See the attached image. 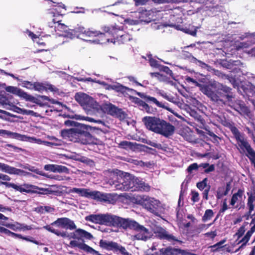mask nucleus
<instances>
[{
	"mask_svg": "<svg viewBox=\"0 0 255 255\" xmlns=\"http://www.w3.org/2000/svg\"><path fill=\"white\" fill-rule=\"evenodd\" d=\"M43 228L58 237L69 239L80 240L84 238L88 240L93 238V235L81 229H76L73 221L66 217L58 218L50 225L44 226Z\"/></svg>",
	"mask_w": 255,
	"mask_h": 255,
	"instance_id": "obj_1",
	"label": "nucleus"
},
{
	"mask_svg": "<svg viewBox=\"0 0 255 255\" xmlns=\"http://www.w3.org/2000/svg\"><path fill=\"white\" fill-rule=\"evenodd\" d=\"M114 179L112 184L117 190L146 192L150 190V187L147 184L128 173L124 174L122 172L121 174L116 175L114 177Z\"/></svg>",
	"mask_w": 255,
	"mask_h": 255,
	"instance_id": "obj_2",
	"label": "nucleus"
},
{
	"mask_svg": "<svg viewBox=\"0 0 255 255\" xmlns=\"http://www.w3.org/2000/svg\"><path fill=\"white\" fill-rule=\"evenodd\" d=\"M92 129L90 126L82 124L70 129H62L60 134L63 138L83 144L95 143V138L90 133Z\"/></svg>",
	"mask_w": 255,
	"mask_h": 255,
	"instance_id": "obj_3",
	"label": "nucleus"
},
{
	"mask_svg": "<svg viewBox=\"0 0 255 255\" xmlns=\"http://www.w3.org/2000/svg\"><path fill=\"white\" fill-rule=\"evenodd\" d=\"M142 122L148 130L165 137L172 136L175 130L172 124L158 117L145 116L142 119Z\"/></svg>",
	"mask_w": 255,
	"mask_h": 255,
	"instance_id": "obj_4",
	"label": "nucleus"
},
{
	"mask_svg": "<svg viewBox=\"0 0 255 255\" xmlns=\"http://www.w3.org/2000/svg\"><path fill=\"white\" fill-rule=\"evenodd\" d=\"M232 89L224 86V106H227L237 111L241 115L249 116L250 110L243 101L236 99Z\"/></svg>",
	"mask_w": 255,
	"mask_h": 255,
	"instance_id": "obj_5",
	"label": "nucleus"
},
{
	"mask_svg": "<svg viewBox=\"0 0 255 255\" xmlns=\"http://www.w3.org/2000/svg\"><path fill=\"white\" fill-rule=\"evenodd\" d=\"M202 92L214 102L222 101L223 97V85L214 81L208 85H204L201 88Z\"/></svg>",
	"mask_w": 255,
	"mask_h": 255,
	"instance_id": "obj_6",
	"label": "nucleus"
},
{
	"mask_svg": "<svg viewBox=\"0 0 255 255\" xmlns=\"http://www.w3.org/2000/svg\"><path fill=\"white\" fill-rule=\"evenodd\" d=\"M241 64V62L240 60L224 59V67L232 70L229 74H224V77L232 85L234 88L238 89L239 88L240 81L237 79L235 74L240 70V66Z\"/></svg>",
	"mask_w": 255,
	"mask_h": 255,
	"instance_id": "obj_7",
	"label": "nucleus"
},
{
	"mask_svg": "<svg viewBox=\"0 0 255 255\" xmlns=\"http://www.w3.org/2000/svg\"><path fill=\"white\" fill-rule=\"evenodd\" d=\"M235 139L239 147L240 153H245L255 168V150L252 148L247 138L245 137V134H242Z\"/></svg>",
	"mask_w": 255,
	"mask_h": 255,
	"instance_id": "obj_8",
	"label": "nucleus"
},
{
	"mask_svg": "<svg viewBox=\"0 0 255 255\" xmlns=\"http://www.w3.org/2000/svg\"><path fill=\"white\" fill-rule=\"evenodd\" d=\"M72 193H76L81 196L91 198L100 201L110 202L111 195L102 193L98 191H91L89 189L73 188L70 191Z\"/></svg>",
	"mask_w": 255,
	"mask_h": 255,
	"instance_id": "obj_9",
	"label": "nucleus"
},
{
	"mask_svg": "<svg viewBox=\"0 0 255 255\" xmlns=\"http://www.w3.org/2000/svg\"><path fill=\"white\" fill-rule=\"evenodd\" d=\"M134 200L135 204L141 206L148 211L154 214L157 212L160 204L159 200L145 195L136 196Z\"/></svg>",
	"mask_w": 255,
	"mask_h": 255,
	"instance_id": "obj_10",
	"label": "nucleus"
},
{
	"mask_svg": "<svg viewBox=\"0 0 255 255\" xmlns=\"http://www.w3.org/2000/svg\"><path fill=\"white\" fill-rule=\"evenodd\" d=\"M68 37L71 39L75 37H96L97 35H104L101 33L100 31L96 30L93 28H86L83 26L79 25L71 29L69 32Z\"/></svg>",
	"mask_w": 255,
	"mask_h": 255,
	"instance_id": "obj_11",
	"label": "nucleus"
},
{
	"mask_svg": "<svg viewBox=\"0 0 255 255\" xmlns=\"http://www.w3.org/2000/svg\"><path fill=\"white\" fill-rule=\"evenodd\" d=\"M139 225L138 223L131 219L124 218L114 215L112 227L135 231Z\"/></svg>",
	"mask_w": 255,
	"mask_h": 255,
	"instance_id": "obj_12",
	"label": "nucleus"
},
{
	"mask_svg": "<svg viewBox=\"0 0 255 255\" xmlns=\"http://www.w3.org/2000/svg\"><path fill=\"white\" fill-rule=\"evenodd\" d=\"M76 101L87 110H91L97 108L98 104L96 101L88 95L83 93H76L75 96Z\"/></svg>",
	"mask_w": 255,
	"mask_h": 255,
	"instance_id": "obj_13",
	"label": "nucleus"
},
{
	"mask_svg": "<svg viewBox=\"0 0 255 255\" xmlns=\"http://www.w3.org/2000/svg\"><path fill=\"white\" fill-rule=\"evenodd\" d=\"M113 217V215L108 214H91L86 216L85 219L94 224L112 227Z\"/></svg>",
	"mask_w": 255,
	"mask_h": 255,
	"instance_id": "obj_14",
	"label": "nucleus"
},
{
	"mask_svg": "<svg viewBox=\"0 0 255 255\" xmlns=\"http://www.w3.org/2000/svg\"><path fill=\"white\" fill-rule=\"evenodd\" d=\"M1 184L5 185L6 187L12 188L15 191H18L21 193H35L37 192L36 190L38 189V186L28 183L17 185L13 183L1 182Z\"/></svg>",
	"mask_w": 255,
	"mask_h": 255,
	"instance_id": "obj_15",
	"label": "nucleus"
},
{
	"mask_svg": "<svg viewBox=\"0 0 255 255\" xmlns=\"http://www.w3.org/2000/svg\"><path fill=\"white\" fill-rule=\"evenodd\" d=\"M100 247L107 251H112L114 252H119L124 255H131L128 252L124 247L113 241L101 240L99 242Z\"/></svg>",
	"mask_w": 255,
	"mask_h": 255,
	"instance_id": "obj_16",
	"label": "nucleus"
},
{
	"mask_svg": "<svg viewBox=\"0 0 255 255\" xmlns=\"http://www.w3.org/2000/svg\"><path fill=\"white\" fill-rule=\"evenodd\" d=\"M104 110L108 114L120 120H123L126 118L127 114L122 109L111 103L105 104L104 106Z\"/></svg>",
	"mask_w": 255,
	"mask_h": 255,
	"instance_id": "obj_17",
	"label": "nucleus"
},
{
	"mask_svg": "<svg viewBox=\"0 0 255 255\" xmlns=\"http://www.w3.org/2000/svg\"><path fill=\"white\" fill-rule=\"evenodd\" d=\"M154 233L157 239L161 240H165L173 244H174V242H182L181 241L178 240L175 236L170 234L169 232L162 227L157 228L156 230L154 232Z\"/></svg>",
	"mask_w": 255,
	"mask_h": 255,
	"instance_id": "obj_18",
	"label": "nucleus"
},
{
	"mask_svg": "<svg viewBox=\"0 0 255 255\" xmlns=\"http://www.w3.org/2000/svg\"><path fill=\"white\" fill-rule=\"evenodd\" d=\"M244 192V189L240 188L238 190L237 193L233 194L229 203V206L227 205L224 201V211L230 208L240 209V207L239 203L242 200Z\"/></svg>",
	"mask_w": 255,
	"mask_h": 255,
	"instance_id": "obj_19",
	"label": "nucleus"
},
{
	"mask_svg": "<svg viewBox=\"0 0 255 255\" xmlns=\"http://www.w3.org/2000/svg\"><path fill=\"white\" fill-rule=\"evenodd\" d=\"M134 231L136 232L137 234L133 236L134 240L146 241L150 238L148 229L142 225L139 224Z\"/></svg>",
	"mask_w": 255,
	"mask_h": 255,
	"instance_id": "obj_20",
	"label": "nucleus"
},
{
	"mask_svg": "<svg viewBox=\"0 0 255 255\" xmlns=\"http://www.w3.org/2000/svg\"><path fill=\"white\" fill-rule=\"evenodd\" d=\"M136 94L140 98L144 99L145 101L148 103H152L155 104L158 107L166 109L168 111H171V109L168 107L165 106L161 102H159L155 98L150 96L146 95L143 93L136 92Z\"/></svg>",
	"mask_w": 255,
	"mask_h": 255,
	"instance_id": "obj_21",
	"label": "nucleus"
},
{
	"mask_svg": "<svg viewBox=\"0 0 255 255\" xmlns=\"http://www.w3.org/2000/svg\"><path fill=\"white\" fill-rule=\"evenodd\" d=\"M0 135L2 136L6 135L10 138H14L21 141H29L30 139L31 138L30 137L25 135L21 134L17 132H13L9 130L2 129H0Z\"/></svg>",
	"mask_w": 255,
	"mask_h": 255,
	"instance_id": "obj_22",
	"label": "nucleus"
},
{
	"mask_svg": "<svg viewBox=\"0 0 255 255\" xmlns=\"http://www.w3.org/2000/svg\"><path fill=\"white\" fill-rule=\"evenodd\" d=\"M33 90L38 92L47 91L48 90L51 92H57L58 91L56 87L50 84L38 82L34 83Z\"/></svg>",
	"mask_w": 255,
	"mask_h": 255,
	"instance_id": "obj_23",
	"label": "nucleus"
},
{
	"mask_svg": "<svg viewBox=\"0 0 255 255\" xmlns=\"http://www.w3.org/2000/svg\"><path fill=\"white\" fill-rule=\"evenodd\" d=\"M0 170L9 174L21 175L24 171L20 169L10 166L6 164L0 162Z\"/></svg>",
	"mask_w": 255,
	"mask_h": 255,
	"instance_id": "obj_24",
	"label": "nucleus"
},
{
	"mask_svg": "<svg viewBox=\"0 0 255 255\" xmlns=\"http://www.w3.org/2000/svg\"><path fill=\"white\" fill-rule=\"evenodd\" d=\"M252 221L250 225L253 224L251 229L248 231L245 236L239 242V243H242L241 247L246 245L249 242L252 234L255 232V213L252 216Z\"/></svg>",
	"mask_w": 255,
	"mask_h": 255,
	"instance_id": "obj_25",
	"label": "nucleus"
},
{
	"mask_svg": "<svg viewBox=\"0 0 255 255\" xmlns=\"http://www.w3.org/2000/svg\"><path fill=\"white\" fill-rule=\"evenodd\" d=\"M44 169L53 172L69 173V169L67 167L56 164H46L44 166Z\"/></svg>",
	"mask_w": 255,
	"mask_h": 255,
	"instance_id": "obj_26",
	"label": "nucleus"
},
{
	"mask_svg": "<svg viewBox=\"0 0 255 255\" xmlns=\"http://www.w3.org/2000/svg\"><path fill=\"white\" fill-rule=\"evenodd\" d=\"M224 127L228 128L233 135V137L236 139L244 133H241L239 129L236 127L235 124L233 122L227 121L224 118Z\"/></svg>",
	"mask_w": 255,
	"mask_h": 255,
	"instance_id": "obj_27",
	"label": "nucleus"
},
{
	"mask_svg": "<svg viewBox=\"0 0 255 255\" xmlns=\"http://www.w3.org/2000/svg\"><path fill=\"white\" fill-rule=\"evenodd\" d=\"M113 90H115L116 92L118 93H120L124 95V96H126L128 94V92H134L136 93V91L130 89L129 88H128L127 87L124 86L123 85L121 84L120 83H117L115 84H113Z\"/></svg>",
	"mask_w": 255,
	"mask_h": 255,
	"instance_id": "obj_28",
	"label": "nucleus"
},
{
	"mask_svg": "<svg viewBox=\"0 0 255 255\" xmlns=\"http://www.w3.org/2000/svg\"><path fill=\"white\" fill-rule=\"evenodd\" d=\"M52 21L54 23H57V25L55 26L56 29L62 33L63 35L68 37V34L71 29H70L64 23H61V20H57L56 18H53Z\"/></svg>",
	"mask_w": 255,
	"mask_h": 255,
	"instance_id": "obj_29",
	"label": "nucleus"
},
{
	"mask_svg": "<svg viewBox=\"0 0 255 255\" xmlns=\"http://www.w3.org/2000/svg\"><path fill=\"white\" fill-rule=\"evenodd\" d=\"M17 93L18 96L25 100L26 101L31 102L40 106L42 105L41 103H38V100L36 98L31 95L27 94L26 92L21 89H18L17 90Z\"/></svg>",
	"mask_w": 255,
	"mask_h": 255,
	"instance_id": "obj_30",
	"label": "nucleus"
},
{
	"mask_svg": "<svg viewBox=\"0 0 255 255\" xmlns=\"http://www.w3.org/2000/svg\"><path fill=\"white\" fill-rule=\"evenodd\" d=\"M159 251L162 255H179L178 249L171 247L162 248Z\"/></svg>",
	"mask_w": 255,
	"mask_h": 255,
	"instance_id": "obj_31",
	"label": "nucleus"
},
{
	"mask_svg": "<svg viewBox=\"0 0 255 255\" xmlns=\"http://www.w3.org/2000/svg\"><path fill=\"white\" fill-rule=\"evenodd\" d=\"M206 137L207 138H209V140L212 141L213 143H214L216 145H217L219 143L220 141L221 140V138L216 135L214 132L210 131V130H207Z\"/></svg>",
	"mask_w": 255,
	"mask_h": 255,
	"instance_id": "obj_32",
	"label": "nucleus"
},
{
	"mask_svg": "<svg viewBox=\"0 0 255 255\" xmlns=\"http://www.w3.org/2000/svg\"><path fill=\"white\" fill-rule=\"evenodd\" d=\"M119 147L126 150L133 149L135 148V145L132 142L124 140L120 142L118 145Z\"/></svg>",
	"mask_w": 255,
	"mask_h": 255,
	"instance_id": "obj_33",
	"label": "nucleus"
},
{
	"mask_svg": "<svg viewBox=\"0 0 255 255\" xmlns=\"http://www.w3.org/2000/svg\"><path fill=\"white\" fill-rule=\"evenodd\" d=\"M38 212L41 214L45 213H53L55 211V208L53 207L48 206H40L36 208Z\"/></svg>",
	"mask_w": 255,
	"mask_h": 255,
	"instance_id": "obj_34",
	"label": "nucleus"
},
{
	"mask_svg": "<svg viewBox=\"0 0 255 255\" xmlns=\"http://www.w3.org/2000/svg\"><path fill=\"white\" fill-rule=\"evenodd\" d=\"M103 29L106 34L111 35L114 38L116 37L118 38V36H116L117 29L114 27L104 26L103 27Z\"/></svg>",
	"mask_w": 255,
	"mask_h": 255,
	"instance_id": "obj_35",
	"label": "nucleus"
},
{
	"mask_svg": "<svg viewBox=\"0 0 255 255\" xmlns=\"http://www.w3.org/2000/svg\"><path fill=\"white\" fill-rule=\"evenodd\" d=\"M248 225L249 223L248 222H244L243 225L239 228L237 232L235 234V236H237L238 240L242 237L244 234L246 230H247V227L248 226Z\"/></svg>",
	"mask_w": 255,
	"mask_h": 255,
	"instance_id": "obj_36",
	"label": "nucleus"
},
{
	"mask_svg": "<svg viewBox=\"0 0 255 255\" xmlns=\"http://www.w3.org/2000/svg\"><path fill=\"white\" fill-rule=\"evenodd\" d=\"M81 250H82L87 253L95 254L96 255H103L100 254L98 251L95 250L92 248L90 247V246L84 243L82 244Z\"/></svg>",
	"mask_w": 255,
	"mask_h": 255,
	"instance_id": "obj_37",
	"label": "nucleus"
},
{
	"mask_svg": "<svg viewBox=\"0 0 255 255\" xmlns=\"http://www.w3.org/2000/svg\"><path fill=\"white\" fill-rule=\"evenodd\" d=\"M25 169H27L28 170L34 172L38 175H41L46 177H50V176H48L47 174L43 172L42 170L39 169L35 167L34 166H29L28 168L25 167Z\"/></svg>",
	"mask_w": 255,
	"mask_h": 255,
	"instance_id": "obj_38",
	"label": "nucleus"
},
{
	"mask_svg": "<svg viewBox=\"0 0 255 255\" xmlns=\"http://www.w3.org/2000/svg\"><path fill=\"white\" fill-rule=\"evenodd\" d=\"M214 215V213L212 210L208 209L206 210L204 216L202 217V221L204 222L207 221L211 220Z\"/></svg>",
	"mask_w": 255,
	"mask_h": 255,
	"instance_id": "obj_39",
	"label": "nucleus"
},
{
	"mask_svg": "<svg viewBox=\"0 0 255 255\" xmlns=\"http://www.w3.org/2000/svg\"><path fill=\"white\" fill-rule=\"evenodd\" d=\"M37 189L36 190L37 191V192L35 193L38 194H43V195H47V194H51L54 192V191L52 190L51 189H48V188H40L38 187Z\"/></svg>",
	"mask_w": 255,
	"mask_h": 255,
	"instance_id": "obj_40",
	"label": "nucleus"
},
{
	"mask_svg": "<svg viewBox=\"0 0 255 255\" xmlns=\"http://www.w3.org/2000/svg\"><path fill=\"white\" fill-rule=\"evenodd\" d=\"M18 110L21 111V113L23 115H30L35 117H38L39 116L38 113L34 112L32 110H28L20 108H18Z\"/></svg>",
	"mask_w": 255,
	"mask_h": 255,
	"instance_id": "obj_41",
	"label": "nucleus"
},
{
	"mask_svg": "<svg viewBox=\"0 0 255 255\" xmlns=\"http://www.w3.org/2000/svg\"><path fill=\"white\" fill-rule=\"evenodd\" d=\"M101 33L103 34L104 35L102 36L101 35H97L96 36V37H99L98 41H99V43L102 44V43H105L107 42H109V37L110 35H107L106 33L101 32Z\"/></svg>",
	"mask_w": 255,
	"mask_h": 255,
	"instance_id": "obj_42",
	"label": "nucleus"
},
{
	"mask_svg": "<svg viewBox=\"0 0 255 255\" xmlns=\"http://www.w3.org/2000/svg\"><path fill=\"white\" fill-rule=\"evenodd\" d=\"M207 178H205L201 182H199L197 183V187L200 190H203L204 189L207 188Z\"/></svg>",
	"mask_w": 255,
	"mask_h": 255,
	"instance_id": "obj_43",
	"label": "nucleus"
},
{
	"mask_svg": "<svg viewBox=\"0 0 255 255\" xmlns=\"http://www.w3.org/2000/svg\"><path fill=\"white\" fill-rule=\"evenodd\" d=\"M1 225L13 231L19 230V223L18 222H16L15 224H2Z\"/></svg>",
	"mask_w": 255,
	"mask_h": 255,
	"instance_id": "obj_44",
	"label": "nucleus"
},
{
	"mask_svg": "<svg viewBox=\"0 0 255 255\" xmlns=\"http://www.w3.org/2000/svg\"><path fill=\"white\" fill-rule=\"evenodd\" d=\"M21 86L24 88H26L29 90H33L34 83H32L31 82L28 81H21Z\"/></svg>",
	"mask_w": 255,
	"mask_h": 255,
	"instance_id": "obj_45",
	"label": "nucleus"
},
{
	"mask_svg": "<svg viewBox=\"0 0 255 255\" xmlns=\"http://www.w3.org/2000/svg\"><path fill=\"white\" fill-rule=\"evenodd\" d=\"M82 124L79 123L77 122L67 120L64 122V125L67 127H73V128L77 127V126L82 125Z\"/></svg>",
	"mask_w": 255,
	"mask_h": 255,
	"instance_id": "obj_46",
	"label": "nucleus"
},
{
	"mask_svg": "<svg viewBox=\"0 0 255 255\" xmlns=\"http://www.w3.org/2000/svg\"><path fill=\"white\" fill-rule=\"evenodd\" d=\"M223 244V240L220 241L219 243L216 244L211 246V248L213 252L218 251L220 249H222L223 248V246H222Z\"/></svg>",
	"mask_w": 255,
	"mask_h": 255,
	"instance_id": "obj_47",
	"label": "nucleus"
},
{
	"mask_svg": "<svg viewBox=\"0 0 255 255\" xmlns=\"http://www.w3.org/2000/svg\"><path fill=\"white\" fill-rule=\"evenodd\" d=\"M135 103L139 107L142 108V110H143L144 108L146 107V104L145 102L142 101V100L138 98H135Z\"/></svg>",
	"mask_w": 255,
	"mask_h": 255,
	"instance_id": "obj_48",
	"label": "nucleus"
},
{
	"mask_svg": "<svg viewBox=\"0 0 255 255\" xmlns=\"http://www.w3.org/2000/svg\"><path fill=\"white\" fill-rule=\"evenodd\" d=\"M232 249H229V247L227 245H224V255H233L235 253L234 251V248Z\"/></svg>",
	"mask_w": 255,
	"mask_h": 255,
	"instance_id": "obj_49",
	"label": "nucleus"
},
{
	"mask_svg": "<svg viewBox=\"0 0 255 255\" xmlns=\"http://www.w3.org/2000/svg\"><path fill=\"white\" fill-rule=\"evenodd\" d=\"M20 239H22V240H24L25 241L33 243V244H34L35 245H39L40 244L39 242H38L37 241L34 240V238L33 237H23V236H22V238H21Z\"/></svg>",
	"mask_w": 255,
	"mask_h": 255,
	"instance_id": "obj_50",
	"label": "nucleus"
},
{
	"mask_svg": "<svg viewBox=\"0 0 255 255\" xmlns=\"http://www.w3.org/2000/svg\"><path fill=\"white\" fill-rule=\"evenodd\" d=\"M199 165L196 163H194L190 164L187 168V171L188 173H191L194 170L198 169Z\"/></svg>",
	"mask_w": 255,
	"mask_h": 255,
	"instance_id": "obj_51",
	"label": "nucleus"
},
{
	"mask_svg": "<svg viewBox=\"0 0 255 255\" xmlns=\"http://www.w3.org/2000/svg\"><path fill=\"white\" fill-rule=\"evenodd\" d=\"M192 198L191 200L194 202H198L200 198H199V193L196 191H192Z\"/></svg>",
	"mask_w": 255,
	"mask_h": 255,
	"instance_id": "obj_52",
	"label": "nucleus"
},
{
	"mask_svg": "<svg viewBox=\"0 0 255 255\" xmlns=\"http://www.w3.org/2000/svg\"><path fill=\"white\" fill-rule=\"evenodd\" d=\"M233 182V180L231 179L229 182H228L226 184V189L224 191V196L227 195L229 192L230 191L232 186L231 184Z\"/></svg>",
	"mask_w": 255,
	"mask_h": 255,
	"instance_id": "obj_53",
	"label": "nucleus"
},
{
	"mask_svg": "<svg viewBox=\"0 0 255 255\" xmlns=\"http://www.w3.org/2000/svg\"><path fill=\"white\" fill-rule=\"evenodd\" d=\"M148 114H153L156 112V109H153L151 106H149L148 104L143 109Z\"/></svg>",
	"mask_w": 255,
	"mask_h": 255,
	"instance_id": "obj_54",
	"label": "nucleus"
},
{
	"mask_svg": "<svg viewBox=\"0 0 255 255\" xmlns=\"http://www.w3.org/2000/svg\"><path fill=\"white\" fill-rule=\"evenodd\" d=\"M82 244V243H78L77 241L74 240L71 241L70 242V245L72 247H78L80 249H81Z\"/></svg>",
	"mask_w": 255,
	"mask_h": 255,
	"instance_id": "obj_55",
	"label": "nucleus"
},
{
	"mask_svg": "<svg viewBox=\"0 0 255 255\" xmlns=\"http://www.w3.org/2000/svg\"><path fill=\"white\" fill-rule=\"evenodd\" d=\"M161 70L169 76H172L173 75L172 70L167 66H163L161 68Z\"/></svg>",
	"mask_w": 255,
	"mask_h": 255,
	"instance_id": "obj_56",
	"label": "nucleus"
},
{
	"mask_svg": "<svg viewBox=\"0 0 255 255\" xmlns=\"http://www.w3.org/2000/svg\"><path fill=\"white\" fill-rule=\"evenodd\" d=\"M32 229L31 225L28 226L23 224L19 223V230H30Z\"/></svg>",
	"mask_w": 255,
	"mask_h": 255,
	"instance_id": "obj_57",
	"label": "nucleus"
},
{
	"mask_svg": "<svg viewBox=\"0 0 255 255\" xmlns=\"http://www.w3.org/2000/svg\"><path fill=\"white\" fill-rule=\"evenodd\" d=\"M178 253L179 255H195L194 254H192L189 252L188 250H182L180 249H178Z\"/></svg>",
	"mask_w": 255,
	"mask_h": 255,
	"instance_id": "obj_58",
	"label": "nucleus"
},
{
	"mask_svg": "<svg viewBox=\"0 0 255 255\" xmlns=\"http://www.w3.org/2000/svg\"><path fill=\"white\" fill-rule=\"evenodd\" d=\"M246 130L247 131L249 134L251 135L253 141L255 143V134L254 133V132L252 130H251L249 127H246L245 128Z\"/></svg>",
	"mask_w": 255,
	"mask_h": 255,
	"instance_id": "obj_59",
	"label": "nucleus"
},
{
	"mask_svg": "<svg viewBox=\"0 0 255 255\" xmlns=\"http://www.w3.org/2000/svg\"><path fill=\"white\" fill-rule=\"evenodd\" d=\"M81 161L89 165H92L94 163V161L92 160L85 157H83Z\"/></svg>",
	"mask_w": 255,
	"mask_h": 255,
	"instance_id": "obj_60",
	"label": "nucleus"
},
{
	"mask_svg": "<svg viewBox=\"0 0 255 255\" xmlns=\"http://www.w3.org/2000/svg\"><path fill=\"white\" fill-rule=\"evenodd\" d=\"M184 31L185 33L189 34L192 36H195L197 33V30L195 29L194 30H190L189 28H185L184 29Z\"/></svg>",
	"mask_w": 255,
	"mask_h": 255,
	"instance_id": "obj_61",
	"label": "nucleus"
},
{
	"mask_svg": "<svg viewBox=\"0 0 255 255\" xmlns=\"http://www.w3.org/2000/svg\"><path fill=\"white\" fill-rule=\"evenodd\" d=\"M160 95L168 101L171 102L173 100V98L172 96L168 95L166 93H160Z\"/></svg>",
	"mask_w": 255,
	"mask_h": 255,
	"instance_id": "obj_62",
	"label": "nucleus"
},
{
	"mask_svg": "<svg viewBox=\"0 0 255 255\" xmlns=\"http://www.w3.org/2000/svg\"><path fill=\"white\" fill-rule=\"evenodd\" d=\"M0 233H4V234L7 235V236H10L11 232L10 231H9V230L7 229L4 227H1L0 230Z\"/></svg>",
	"mask_w": 255,
	"mask_h": 255,
	"instance_id": "obj_63",
	"label": "nucleus"
},
{
	"mask_svg": "<svg viewBox=\"0 0 255 255\" xmlns=\"http://www.w3.org/2000/svg\"><path fill=\"white\" fill-rule=\"evenodd\" d=\"M217 198L220 199L223 196V191L222 188H219L217 192Z\"/></svg>",
	"mask_w": 255,
	"mask_h": 255,
	"instance_id": "obj_64",
	"label": "nucleus"
}]
</instances>
